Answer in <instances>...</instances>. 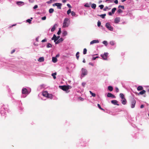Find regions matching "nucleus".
Instances as JSON below:
<instances>
[{
	"label": "nucleus",
	"mask_w": 149,
	"mask_h": 149,
	"mask_svg": "<svg viewBox=\"0 0 149 149\" xmlns=\"http://www.w3.org/2000/svg\"><path fill=\"white\" fill-rule=\"evenodd\" d=\"M89 141V139L87 140L84 138H81L78 140L76 144V146L78 147H85L88 145Z\"/></svg>",
	"instance_id": "nucleus-1"
},
{
	"label": "nucleus",
	"mask_w": 149,
	"mask_h": 149,
	"mask_svg": "<svg viewBox=\"0 0 149 149\" xmlns=\"http://www.w3.org/2000/svg\"><path fill=\"white\" fill-rule=\"evenodd\" d=\"M8 112V106L2 104H0V113L2 116L6 117L7 113Z\"/></svg>",
	"instance_id": "nucleus-2"
},
{
	"label": "nucleus",
	"mask_w": 149,
	"mask_h": 149,
	"mask_svg": "<svg viewBox=\"0 0 149 149\" xmlns=\"http://www.w3.org/2000/svg\"><path fill=\"white\" fill-rule=\"evenodd\" d=\"M31 91V89L29 88V89L26 88H23L22 90V95L21 97V98H25L27 95L29 94Z\"/></svg>",
	"instance_id": "nucleus-3"
},
{
	"label": "nucleus",
	"mask_w": 149,
	"mask_h": 149,
	"mask_svg": "<svg viewBox=\"0 0 149 149\" xmlns=\"http://www.w3.org/2000/svg\"><path fill=\"white\" fill-rule=\"evenodd\" d=\"M70 22L69 19L68 18H65L63 23V27L65 28L69 26L70 24Z\"/></svg>",
	"instance_id": "nucleus-4"
},
{
	"label": "nucleus",
	"mask_w": 149,
	"mask_h": 149,
	"mask_svg": "<svg viewBox=\"0 0 149 149\" xmlns=\"http://www.w3.org/2000/svg\"><path fill=\"white\" fill-rule=\"evenodd\" d=\"M80 78L81 79L83 77L87 75L88 71L87 70L84 68H82L81 71Z\"/></svg>",
	"instance_id": "nucleus-5"
},
{
	"label": "nucleus",
	"mask_w": 149,
	"mask_h": 149,
	"mask_svg": "<svg viewBox=\"0 0 149 149\" xmlns=\"http://www.w3.org/2000/svg\"><path fill=\"white\" fill-rule=\"evenodd\" d=\"M59 87L60 88L64 91H65L67 93H68L69 92V91H68V89H70L72 88L71 86L69 85L59 86Z\"/></svg>",
	"instance_id": "nucleus-6"
},
{
	"label": "nucleus",
	"mask_w": 149,
	"mask_h": 149,
	"mask_svg": "<svg viewBox=\"0 0 149 149\" xmlns=\"http://www.w3.org/2000/svg\"><path fill=\"white\" fill-rule=\"evenodd\" d=\"M105 26L109 30L111 31H113V27L111 25L109 22L106 23Z\"/></svg>",
	"instance_id": "nucleus-7"
},
{
	"label": "nucleus",
	"mask_w": 149,
	"mask_h": 149,
	"mask_svg": "<svg viewBox=\"0 0 149 149\" xmlns=\"http://www.w3.org/2000/svg\"><path fill=\"white\" fill-rule=\"evenodd\" d=\"M108 55V53L104 52V54H101L100 56L104 60H107Z\"/></svg>",
	"instance_id": "nucleus-8"
},
{
	"label": "nucleus",
	"mask_w": 149,
	"mask_h": 149,
	"mask_svg": "<svg viewBox=\"0 0 149 149\" xmlns=\"http://www.w3.org/2000/svg\"><path fill=\"white\" fill-rule=\"evenodd\" d=\"M62 6V4L60 3H56L53 4V6H56L58 9H61V7Z\"/></svg>",
	"instance_id": "nucleus-9"
},
{
	"label": "nucleus",
	"mask_w": 149,
	"mask_h": 149,
	"mask_svg": "<svg viewBox=\"0 0 149 149\" xmlns=\"http://www.w3.org/2000/svg\"><path fill=\"white\" fill-rule=\"evenodd\" d=\"M136 103V101L134 99H132L131 103V107L132 108H133L135 107Z\"/></svg>",
	"instance_id": "nucleus-10"
},
{
	"label": "nucleus",
	"mask_w": 149,
	"mask_h": 149,
	"mask_svg": "<svg viewBox=\"0 0 149 149\" xmlns=\"http://www.w3.org/2000/svg\"><path fill=\"white\" fill-rule=\"evenodd\" d=\"M107 97H111L114 98H116V96L110 93H108L107 94Z\"/></svg>",
	"instance_id": "nucleus-11"
},
{
	"label": "nucleus",
	"mask_w": 149,
	"mask_h": 149,
	"mask_svg": "<svg viewBox=\"0 0 149 149\" xmlns=\"http://www.w3.org/2000/svg\"><path fill=\"white\" fill-rule=\"evenodd\" d=\"M17 4L19 6H21L24 5V3L23 1H18L16 2Z\"/></svg>",
	"instance_id": "nucleus-12"
},
{
	"label": "nucleus",
	"mask_w": 149,
	"mask_h": 149,
	"mask_svg": "<svg viewBox=\"0 0 149 149\" xmlns=\"http://www.w3.org/2000/svg\"><path fill=\"white\" fill-rule=\"evenodd\" d=\"M99 42L97 40H93L90 43V45H92L94 43H99Z\"/></svg>",
	"instance_id": "nucleus-13"
},
{
	"label": "nucleus",
	"mask_w": 149,
	"mask_h": 149,
	"mask_svg": "<svg viewBox=\"0 0 149 149\" xmlns=\"http://www.w3.org/2000/svg\"><path fill=\"white\" fill-rule=\"evenodd\" d=\"M120 19L119 17H117L115 18L114 20V23L115 24H118L120 21Z\"/></svg>",
	"instance_id": "nucleus-14"
},
{
	"label": "nucleus",
	"mask_w": 149,
	"mask_h": 149,
	"mask_svg": "<svg viewBox=\"0 0 149 149\" xmlns=\"http://www.w3.org/2000/svg\"><path fill=\"white\" fill-rule=\"evenodd\" d=\"M48 92L46 91H43L42 93V95L44 96L45 97H47V96H48Z\"/></svg>",
	"instance_id": "nucleus-15"
},
{
	"label": "nucleus",
	"mask_w": 149,
	"mask_h": 149,
	"mask_svg": "<svg viewBox=\"0 0 149 149\" xmlns=\"http://www.w3.org/2000/svg\"><path fill=\"white\" fill-rule=\"evenodd\" d=\"M63 40V38H61L56 41L55 43L56 44H58L60 42H62Z\"/></svg>",
	"instance_id": "nucleus-16"
},
{
	"label": "nucleus",
	"mask_w": 149,
	"mask_h": 149,
	"mask_svg": "<svg viewBox=\"0 0 149 149\" xmlns=\"http://www.w3.org/2000/svg\"><path fill=\"white\" fill-rule=\"evenodd\" d=\"M58 25L57 24H55L53 26L52 28H51V32H53L54 31L56 27Z\"/></svg>",
	"instance_id": "nucleus-17"
},
{
	"label": "nucleus",
	"mask_w": 149,
	"mask_h": 149,
	"mask_svg": "<svg viewBox=\"0 0 149 149\" xmlns=\"http://www.w3.org/2000/svg\"><path fill=\"white\" fill-rule=\"evenodd\" d=\"M111 103L115 105H117L118 106H119V104H118L117 103H118V101L116 100H112L111 101Z\"/></svg>",
	"instance_id": "nucleus-18"
},
{
	"label": "nucleus",
	"mask_w": 149,
	"mask_h": 149,
	"mask_svg": "<svg viewBox=\"0 0 149 149\" xmlns=\"http://www.w3.org/2000/svg\"><path fill=\"white\" fill-rule=\"evenodd\" d=\"M122 103L124 105H125L126 104L127 101L126 99L125 98L123 99L122 100H121Z\"/></svg>",
	"instance_id": "nucleus-19"
},
{
	"label": "nucleus",
	"mask_w": 149,
	"mask_h": 149,
	"mask_svg": "<svg viewBox=\"0 0 149 149\" xmlns=\"http://www.w3.org/2000/svg\"><path fill=\"white\" fill-rule=\"evenodd\" d=\"M67 32L65 30L63 31L62 33L63 36H65L67 35Z\"/></svg>",
	"instance_id": "nucleus-20"
},
{
	"label": "nucleus",
	"mask_w": 149,
	"mask_h": 149,
	"mask_svg": "<svg viewBox=\"0 0 149 149\" xmlns=\"http://www.w3.org/2000/svg\"><path fill=\"white\" fill-rule=\"evenodd\" d=\"M38 61L40 62H42L44 61V59L43 57H40L38 59Z\"/></svg>",
	"instance_id": "nucleus-21"
},
{
	"label": "nucleus",
	"mask_w": 149,
	"mask_h": 149,
	"mask_svg": "<svg viewBox=\"0 0 149 149\" xmlns=\"http://www.w3.org/2000/svg\"><path fill=\"white\" fill-rule=\"evenodd\" d=\"M56 38H57L55 34H54L53 35V37L52 38V40H54V42L55 43L56 41H57V40H56Z\"/></svg>",
	"instance_id": "nucleus-22"
},
{
	"label": "nucleus",
	"mask_w": 149,
	"mask_h": 149,
	"mask_svg": "<svg viewBox=\"0 0 149 149\" xmlns=\"http://www.w3.org/2000/svg\"><path fill=\"white\" fill-rule=\"evenodd\" d=\"M146 92V91L144 90H142L138 94V95H142L144 94Z\"/></svg>",
	"instance_id": "nucleus-23"
},
{
	"label": "nucleus",
	"mask_w": 149,
	"mask_h": 149,
	"mask_svg": "<svg viewBox=\"0 0 149 149\" xmlns=\"http://www.w3.org/2000/svg\"><path fill=\"white\" fill-rule=\"evenodd\" d=\"M57 58L56 57H52V61L54 63H55L57 62Z\"/></svg>",
	"instance_id": "nucleus-24"
},
{
	"label": "nucleus",
	"mask_w": 149,
	"mask_h": 149,
	"mask_svg": "<svg viewBox=\"0 0 149 149\" xmlns=\"http://www.w3.org/2000/svg\"><path fill=\"white\" fill-rule=\"evenodd\" d=\"M108 89L109 91L111 92L113 91V88L112 86H109L108 87Z\"/></svg>",
	"instance_id": "nucleus-25"
},
{
	"label": "nucleus",
	"mask_w": 149,
	"mask_h": 149,
	"mask_svg": "<svg viewBox=\"0 0 149 149\" xmlns=\"http://www.w3.org/2000/svg\"><path fill=\"white\" fill-rule=\"evenodd\" d=\"M57 73L56 72L53 73L51 75L53 77L54 79H55L56 78V75Z\"/></svg>",
	"instance_id": "nucleus-26"
},
{
	"label": "nucleus",
	"mask_w": 149,
	"mask_h": 149,
	"mask_svg": "<svg viewBox=\"0 0 149 149\" xmlns=\"http://www.w3.org/2000/svg\"><path fill=\"white\" fill-rule=\"evenodd\" d=\"M143 87L141 86H139L137 88V90L138 91H140L141 90H143Z\"/></svg>",
	"instance_id": "nucleus-27"
},
{
	"label": "nucleus",
	"mask_w": 149,
	"mask_h": 149,
	"mask_svg": "<svg viewBox=\"0 0 149 149\" xmlns=\"http://www.w3.org/2000/svg\"><path fill=\"white\" fill-rule=\"evenodd\" d=\"M71 15L72 16H74L75 17H77L78 16V15L75 13V12L74 11H72Z\"/></svg>",
	"instance_id": "nucleus-28"
},
{
	"label": "nucleus",
	"mask_w": 149,
	"mask_h": 149,
	"mask_svg": "<svg viewBox=\"0 0 149 149\" xmlns=\"http://www.w3.org/2000/svg\"><path fill=\"white\" fill-rule=\"evenodd\" d=\"M120 96L122 100L125 98L124 97V95L123 93H121L120 94Z\"/></svg>",
	"instance_id": "nucleus-29"
},
{
	"label": "nucleus",
	"mask_w": 149,
	"mask_h": 149,
	"mask_svg": "<svg viewBox=\"0 0 149 149\" xmlns=\"http://www.w3.org/2000/svg\"><path fill=\"white\" fill-rule=\"evenodd\" d=\"M109 44L112 46H113L116 44V42L114 41H112L110 42Z\"/></svg>",
	"instance_id": "nucleus-30"
},
{
	"label": "nucleus",
	"mask_w": 149,
	"mask_h": 149,
	"mask_svg": "<svg viewBox=\"0 0 149 149\" xmlns=\"http://www.w3.org/2000/svg\"><path fill=\"white\" fill-rule=\"evenodd\" d=\"M96 6V5L95 3H93L92 4L91 7L93 9H95Z\"/></svg>",
	"instance_id": "nucleus-31"
},
{
	"label": "nucleus",
	"mask_w": 149,
	"mask_h": 149,
	"mask_svg": "<svg viewBox=\"0 0 149 149\" xmlns=\"http://www.w3.org/2000/svg\"><path fill=\"white\" fill-rule=\"evenodd\" d=\"M106 14H101L100 15H99L100 16V17L104 19L105 18V16H106Z\"/></svg>",
	"instance_id": "nucleus-32"
},
{
	"label": "nucleus",
	"mask_w": 149,
	"mask_h": 149,
	"mask_svg": "<svg viewBox=\"0 0 149 149\" xmlns=\"http://www.w3.org/2000/svg\"><path fill=\"white\" fill-rule=\"evenodd\" d=\"M54 11V9L52 8L49 9V12L50 13H52Z\"/></svg>",
	"instance_id": "nucleus-33"
},
{
	"label": "nucleus",
	"mask_w": 149,
	"mask_h": 149,
	"mask_svg": "<svg viewBox=\"0 0 149 149\" xmlns=\"http://www.w3.org/2000/svg\"><path fill=\"white\" fill-rule=\"evenodd\" d=\"M89 92L90 93V94L92 95V96L93 97H95L96 96V94L95 93H93L91 91H90Z\"/></svg>",
	"instance_id": "nucleus-34"
},
{
	"label": "nucleus",
	"mask_w": 149,
	"mask_h": 149,
	"mask_svg": "<svg viewBox=\"0 0 149 149\" xmlns=\"http://www.w3.org/2000/svg\"><path fill=\"white\" fill-rule=\"evenodd\" d=\"M52 47V45L49 43H48L47 45V48H50Z\"/></svg>",
	"instance_id": "nucleus-35"
},
{
	"label": "nucleus",
	"mask_w": 149,
	"mask_h": 149,
	"mask_svg": "<svg viewBox=\"0 0 149 149\" xmlns=\"http://www.w3.org/2000/svg\"><path fill=\"white\" fill-rule=\"evenodd\" d=\"M116 9V8H114L112 9L111 12L112 14H114V13Z\"/></svg>",
	"instance_id": "nucleus-36"
},
{
	"label": "nucleus",
	"mask_w": 149,
	"mask_h": 149,
	"mask_svg": "<svg viewBox=\"0 0 149 149\" xmlns=\"http://www.w3.org/2000/svg\"><path fill=\"white\" fill-rule=\"evenodd\" d=\"M79 52H77V53L76 54V58L77 60H78L79 59Z\"/></svg>",
	"instance_id": "nucleus-37"
},
{
	"label": "nucleus",
	"mask_w": 149,
	"mask_h": 149,
	"mask_svg": "<svg viewBox=\"0 0 149 149\" xmlns=\"http://www.w3.org/2000/svg\"><path fill=\"white\" fill-rule=\"evenodd\" d=\"M47 96V97L50 98H52V95L51 94L48 93Z\"/></svg>",
	"instance_id": "nucleus-38"
},
{
	"label": "nucleus",
	"mask_w": 149,
	"mask_h": 149,
	"mask_svg": "<svg viewBox=\"0 0 149 149\" xmlns=\"http://www.w3.org/2000/svg\"><path fill=\"white\" fill-rule=\"evenodd\" d=\"M97 107L99 109H101L102 110H103V111L104 110L103 109H102V108H101V106L99 104H97Z\"/></svg>",
	"instance_id": "nucleus-39"
},
{
	"label": "nucleus",
	"mask_w": 149,
	"mask_h": 149,
	"mask_svg": "<svg viewBox=\"0 0 149 149\" xmlns=\"http://www.w3.org/2000/svg\"><path fill=\"white\" fill-rule=\"evenodd\" d=\"M102 43L104 44L106 46H107L108 43L107 41L104 40L102 42Z\"/></svg>",
	"instance_id": "nucleus-40"
},
{
	"label": "nucleus",
	"mask_w": 149,
	"mask_h": 149,
	"mask_svg": "<svg viewBox=\"0 0 149 149\" xmlns=\"http://www.w3.org/2000/svg\"><path fill=\"white\" fill-rule=\"evenodd\" d=\"M61 28H59V30L57 33V34L58 35H59L61 33Z\"/></svg>",
	"instance_id": "nucleus-41"
},
{
	"label": "nucleus",
	"mask_w": 149,
	"mask_h": 149,
	"mask_svg": "<svg viewBox=\"0 0 149 149\" xmlns=\"http://www.w3.org/2000/svg\"><path fill=\"white\" fill-rule=\"evenodd\" d=\"M31 20L30 19H28L26 20V22H28L29 24L31 23Z\"/></svg>",
	"instance_id": "nucleus-42"
},
{
	"label": "nucleus",
	"mask_w": 149,
	"mask_h": 149,
	"mask_svg": "<svg viewBox=\"0 0 149 149\" xmlns=\"http://www.w3.org/2000/svg\"><path fill=\"white\" fill-rule=\"evenodd\" d=\"M86 52H87L86 49V48L84 49V50H83V54H86Z\"/></svg>",
	"instance_id": "nucleus-43"
},
{
	"label": "nucleus",
	"mask_w": 149,
	"mask_h": 149,
	"mask_svg": "<svg viewBox=\"0 0 149 149\" xmlns=\"http://www.w3.org/2000/svg\"><path fill=\"white\" fill-rule=\"evenodd\" d=\"M70 13H71V10L70 9H69L67 11V14L68 15Z\"/></svg>",
	"instance_id": "nucleus-44"
},
{
	"label": "nucleus",
	"mask_w": 149,
	"mask_h": 149,
	"mask_svg": "<svg viewBox=\"0 0 149 149\" xmlns=\"http://www.w3.org/2000/svg\"><path fill=\"white\" fill-rule=\"evenodd\" d=\"M84 6L85 7H90V6L88 3H86Z\"/></svg>",
	"instance_id": "nucleus-45"
},
{
	"label": "nucleus",
	"mask_w": 149,
	"mask_h": 149,
	"mask_svg": "<svg viewBox=\"0 0 149 149\" xmlns=\"http://www.w3.org/2000/svg\"><path fill=\"white\" fill-rule=\"evenodd\" d=\"M99 7H100L101 9H102L103 8L104 6L103 5H100L99 6Z\"/></svg>",
	"instance_id": "nucleus-46"
},
{
	"label": "nucleus",
	"mask_w": 149,
	"mask_h": 149,
	"mask_svg": "<svg viewBox=\"0 0 149 149\" xmlns=\"http://www.w3.org/2000/svg\"><path fill=\"white\" fill-rule=\"evenodd\" d=\"M101 22L99 21L97 22V25L98 26V27L100 26L101 25Z\"/></svg>",
	"instance_id": "nucleus-47"
},
{
	"label": "nucleus",
	"mask_w": 149,
	"mask_h": 149,
	"mask_svg": "<svg viewBox=\"0 0 149 149\" xmlns=\"http://www.w3.org/2000/svg\"><path fill=\"white\" fill-rule=\"evenodd\" d=\"M117 12L118 13H121L123 12L122 10L120 9H119L117 11Z\"/></svg>",
	"instance_id": "nucleus-48"
},
{
	"label": "nucleus",
	"mask_w": 149,
	"mask_h": 149,
	"mask_svg": "<svg viewBox=\"0 0 149 149\" xmlns=\"http://www.w3.org/2000/svg\"><path fill=\"white\" fill-rule=\"evenodd\" d=\"M121 8L123 9H124V6H123L119 5L118 6V8Z\"/></svg>",
	"instance_id": "nucleus-49"
},
{
	"label": "nucleus",
	"mask_w": 149,
	"mask_h": 149,
	"mask_svg": "<svg viewBox=\"0 0 149 149\" xmlns=\"http://www.w3.org/2000/svg\"><path fill=\"white\" fill-rule=\"evenodd\" d=\"M99 58V57L98 56H97L96 57H93L92 58V60H95L96 59V58Z\"/></svg>",
	"instance_id": "nucleus-50"
},
{
	"label": "nucleus",
	"mask_w": 149,
	"mask_h": 149,
	"mask_svg": "<svg viewBox=\"0 0 149 149\" xmlns=\"http://www.w3.org/2000/svg\"><path fill=\"white\" fill-rule=\"evenodd\" d=\"M46 16H44L41 18V19L43 20H44L46 19Z\"/></svg>",
	"instance_id": "nucleus-51"
},
{
	"label": "nucleus",
	"mask_w": 149,
	"mask_h": 149,
	"mask_svg": "<svg viewBox=\"0 0 149 149\" xmlns=\"http://www.w3.org/2000/svg\"><path fill=\"white\" fill-rule=\"evenodd\" d=\"M108 9V7L107 6H106L105 7L104 9L103 10L104 11H106L107 9Z\"/></svg>",
	"instance_id": "nucleus-52"
},
{
	"label": "nucleus",
	"mask_w": 149,
	"mask_h": 149,
	"mask_svg": "<svg viewBox=\"0 0 149 149\" xmlns=\"http://www.w3.org/2000/svg\"><path fill=\"white\" fill-rule=\"evenodd\" d=\"M8 67L10 68H13L14 67V65L11 64L8 65Z\"/></svg>",
	"instance_id": "nucleus-53"
},
{
	"label": "nucleus",
	"mask_w": 149,
	"mask_h": 149,
	"mask_svg": "<svg viewBox=\"0 0 149 149\" xmlns=\"http://www.w3.org/2000/svg\"><path fill=\"white\" fill-rule=\"evenodd\" d=\"M38 5H35V6H34V7H33V8L34 9H36V8H38Z\"/></svg>",
	"instance_id": "nucleus-54"
},
{
	"label": "nucleus",
	"mask_w": 149,
	"mask_h": 149,
	"mask_svg": "<svg viewBox=\"0 0 149 149\" xmlns=\"http://www.w3.org/2000/svg\"><path fill=\"white\" fill-rule=\"evenodd\" d=\"M35 0H29V1L30 3H33L34 2Z\"/></svg>",
	"instance_id": "nucleus-55"
},
{
	"label": "nucleus",
	"mask_w": 149,
	"mask_h": 149,
	"mask_svg": "<svg viewBox=\"0 0 149 149\" xmlns=\"http://www.w3.org/2000/svg\"><path fill=\"white\" fill-rule=\"evenodd\" d=\"M47 39L46 38H45L43 40H42L41 41L42 42H45L47 41Z\"/></svg>",
	"instance_id": "nucleus-56"
},
{
	"label": "nucleus",
	"mask_w": 149,
	"mask_h": 149,
	"mask_svg": "<svg viewBox=\"0 0 149 149\" xmlns=\"http://www.w3.org/2000/svg\"><path fill=\"white\" fill-rule=\"evenodd\" d=\"M86 84V83L85 82H82V86H83V87L85 86Z\"/></svg>",
	"instance_id": "nucleus-57"
},
{
	"label": "nucleus",
	"mask_w": 149,
	"mask_h": 149,
	"mask_svg": "<svg viewBox=\"0 0 149 149\" xmlns=\"http://www.w3.org/2000/svg\"><path fill=\"white\" fill-rule=\"evenodd\" d=\"M88 64L89 65H91L92 66H94V64L91 62L89 63Z\"/></svg>",
	"instance_id": "nucleus-58"
},
{
	"label": "nucleus",
	"mask_w": 149,
	"mask_h": 149,
	"mask_svg": "<svg viewBox=\"0 0 149 149\" xmlns=\"http://www.w3.org/2000/svg\"><path fill=\"white\" fill-rule=\"evenodd\" d=\"M15 49H13V50L11 52V54H13V53H14L15 51Z\"/></svg>",
	"instance_id": "nucleus-59"
},
{
	"label": "nucleus",
	"mask_w": 149,
	"mask_h": 149,
	"mask_svg": "<svg viewBox=\"0 0 149 149\" xmlns=\"http://www.w3.org/2000/svg\"><path fill=\"white\" fill-rule=\"evenodd\" d=\"M57 38L56 40H57L58 39H59L60 38V36H56Z\"/></svg>",
	"instance_id": "nucleus-60"
},
{
	"label": "nucleus",
	"mask_w": 149,
	"mask_h": 149,
	"mask_svg": "<svg viewBox=\"0 0 149 149\" xmlns=\"http://www.w3.org/2000/svg\"><path fill=\"white\" fill-rule=\"evenodd\" d=\"M116 92H119V89L117 87L116 88Z\"/></svg>",
	"instance_id": "nucleus-61"
},
{
	"label": "nucleus",
	"mask_w": 149,
	"mask_h": 149,
	"mask_svg": "<svg viewBox=\"0 0 149 149\" xmlns=\"http://www.w3.org/2000/svg\"><path fill=\"white\" fill-rule=\"evenodd\" d=\"M114 2L116 4H117L118 3V0H115L114 1Z\"/></svg>",
	"instance_id": "nucleus-62"
},
{
	"label": "nucleus",
	"mask_w": 149,
	"mask_h": 149,
	"mask_svg": "<svg viewBox=\"0 0 149 149\" xmlns=\"http://www.w3.org/2000/svg\"><path fill=\"white\" fill-rule=\"evenodd\" d=\"M109 15L110 16H111L112 15V12H109L108 13Z\"/></svg>",
	"instance_id": "nucleus-63"
},
{
	"label": "nucleus",
	"mask_w": 149,
	"mask_h": 149,
	"mask_svg": "<svg viewBox=\"0 0 149 149\" xmlns=\"http://www.w3.org/2000/svg\"><path fill=\"white\" fill-rule=\"evenodd\" d=\"M79 98L80 99V100L81 101H83L84 100L83 98H82L81 97H79Z\"/></svg>",
	"instance_id": "nucleus-64"
}]
</instances>
